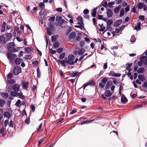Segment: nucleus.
I'll use <instances>...</instances> for the list:
<instances>
[{"mask_svg":"<svg viewBox=\"0 0 147 147\" xmlns=\"http://www.w3.org/2000/svg\"><path fill=\"white\" fill-rule=\"evenodd\" d=\"M55 16H53L51 17L49 19V20L50 21H54L55 20Z\"/></svg>","mask_w":147,"mask_h":147,"instance_id":"338daca9","label":"nucleus"},{"mask_svg":"<svg viewBox=\"0 0 147 147\" xmlns=\"http://www.w3.org/2000/svg\"><path fill=\"white\" fill-rule=\"evenodd\" d=\"M85 51V50L84 49H80L78 52V54L80 55H82L84 53Z\"/></svg>","mask_w":147,"mask_h":147,"instance_id":"b1692460","label":"nucleus"},{"mask_svg":"<svg viewBox=\"0 0 147 147\" xmlns=\"http://www.w3.org/2000/svg\"><path fill=\"white\" fill-rule=\"evenodd\" d=\"M65 56V53H63L61 54L59 56V58L61 59H63Z\"/></svg>","mask_w":147,"mask_h":147,"instance_id":"49530a36","label":"nucleus"},{"mask_svg":"<svg viewBox=\"0 0 147 147\" xmlns=\"http://www.w3.org/2000/svg\"><path fill=\"white\" fill-rule=\"evenodd\" d=\"M69 61H67V60H63L62 61L61 63L62 64L63 66L65 67L66 66L65 63H67L69 64Z\"/></svg>","mask_w":147,"mask_h":147,"instance_id":"2f4dec72","label":"nucleus"},{"mask_svg":"<svg viewBox=\"0 0 147 147\" xmlns=\"http://www.w3.org/2000/svg\"><path fill=\"white\" fill-rule=\"evenodd\" d=\"M1 95L4 99H6L8 96V94L7 92H1Z\"/></svg>","mask_w":147,"mask_h":147,"instance_id":"aec40b11","label":"nucleus"},{"mask_svg":"<svg viewBox=\"0 0 147 147\" xmlns=\"http://www.w3.org/2000/svg\"><path fill=\"white\" fill-rule=\"evenodd\" d=\"M5 103V101L4 100H2L0 99V107H3L4 104Z\"/></svg>","mask_w":147,"mask_h":147,"instance_id":"72a5a7b5","label":"nucleus"},{"mask_svg":"<svg viewBox=\"0 0 147 147\" xmlns=\"http://www.w3.org/2000/svg\"><path fill=\"white\" fill-rule=\"evenodd\" d=\"M124 14V10L123 8L121 9L120 12V16L121 17H122Z\"/></svg>","mask_w":147,"mask_h":147,"instance_id":"79ce46f5","label":"nucleus"},{"mask_svg":"<svg viewBox=\"0 0 147 147\" xmlns=\"http://www.w3.org/2000/svg\"><path fill=\"white\" fill-rule=\"evenodd\" d=\"M139 18L140 20L144 21V16L141 15L139 16Z\"/></svg>","mask_w":147,"mask_h":147,"instance_id":"0e129e2a","label":"nucleus"},{"mask_svg":"<svg viewBox=\"0 0 147 147\" xmlns=\"http://www.w3.org/2000/svg\"><path fill=\"white\" fill-rule=\"evenodd\" d=\"M22 88H23L27 90H28V87L29 83L28 82H24V81L22 82Z\"/></svg>","mask_w":147,"mask_h":147,"instance_id":"9d476101","label":"nucleus"},{"mask_svg":"<svg viewBox=\"0 0 147 147\" xmlns=\"http://www.w3.org/2000/svg\"><path fill=\"white\" fill-rule=\"evenodd\" d=\"M85 42L84 40H81L80 42V45L81 47H82L84 45Z\"/></svg>","mask_w":147,"mask_h":147,"instance_id":"603ef678","label":"nucleus"},{"mask_svg":"<svg viewBox=\"0 0 147 147\" xmlns=\"http://www.w3.org/2000/svg\"><path fill=\"white\" fill-rule=\"evenodd\" d=\"M80 73V72H79L76 71H73L72 72V74L71 75V76L73 77H75L78 76L79 74Z\"/></svg>","mask_w":147,"mask_h":147,"instance_id":"4be33fe9","label":"nucleus"},{"mask_svg":"<svg viewBox=\"0 0 147 147\" xmlns=\"http://www.w3.org/2000/svg\"><path fill=\"white\" fill-rule=\"evenodd\" d=\"M3 115L5 117L9 119L11 117L10 113L8 111H5L4 112Z\"/></svg>","mask_w":147,"mask_h":147,"instance_id":"dca6fc26","label":"nucleus"},{"mask_svg":"<svg viewBox=\"0 0 147 147\" xmlns=\"http://www.w3.org/2000/svg\"><path fill=\"white\" fill-rule=\"evenodd\" d=\"M89 13V11L88 9H86L83 11V13L84 14H87Z\"/></svg>","mask_w":147,"mask_h":147,"instance_id":"bf43d9fd","label":"nucleus"},{"mask_svg":"<svg viewBox=\"0 0 147 147\" xmlns=\"http://www.w3.org/2000/svg\"><path fill=\"white\" fill-rule=\"evenodd\" d=\"M7 47H14L15 46V44L13 42H10L7 44Z\"/></svg>","mask_w":147,"mask_h":147,"instance_id":"c756f323","label":"nucleus"},{"mask_svg":"<svg viewBox=\"0 0 147 147\" xmlns=\"http://www.w3.org/2000/svg\"><path fill=\"white\" fill-rule=\"evenodd\" d=\"M121 101L122 103H126L127 101V99L123 94H122Z\"/></svg>","mask_w":147,"mask_h":147,"instance_id":"6e6552de","label":"nucleus"},{"mask_svg":"<svg viewBox=\"0 0 147 147\" xmlns=\"http://www.w3.org/2000/svg\"><path fill=\"white\" fill-rule=\"evenodd\" d=\"M86 83L88 86L90 85L92 86H94L96 84L95 82L93 80H92Z\"/></svg>","mask_w":147,"mask_h":147,"instance_id":"f3484780","label":"nucleus"},{"mask_svg":"<svg viewBox=\"0 0 147 147\" xmlns=\"http://www.w3.org/2000/svg\"><path fill=\"white\" fill-rule=\"evenodd\" d=\"M13 47H7L8 51L11 53H14L17 51V50Z\"/></svg>","mask_w":147,"mask_h":147,"instance_id":"4468645a","label":"nucleus"},{"mask_svg":"<svg viewBox=\"0 0 147 147\" xmlns=\"http://www.w3.org/2000/svg\"><path fill=\"white\" fill-rule=\"evenodd\" d=\"M77 20L78 21H80L81 23V24H82L84 25V23L83 22V20L82 17L81 16H78L77 18Z\"/></svg>","mask_w":147,"mask_h":147,"instance_id":"bb28decb","label":"nucleus"},{"mask_svg":"<svg viewBox=\"0 0 147 147\" xmlns=\"http://www.w3.org/2000/svg\"><path fill=\"white\" fill-rule=\"evenodd\" d=\"M44 138H41L38 142V146L42 142H43L44 141Z\"/></svg>","mask_w":147,"mask_h":147,"instance_id":"8fccbe9b","label":"nucleus"},{"mask_svg":"<svg viewBox=\"0 0 147 147\" xmlns=\"http://www.w3.org/2000/svg\"><path fill=\"white\" fill-rule=\"evenodd\" d=\"M6 41H9L12 37V34L10 33H7L5 34Z\"/></svg>","mask_w":147,"mask_h":147,"instance_id":"f8f14e48","label":"nucleus"},{"mask_svg":"<svg viewBox=\"0 0 147 147\" xmlns=\"http://www.w3.org/2000/svg\"><path fill=\"white\" fill-rule=\"evenodd\" d=\"M76 40L78 41H80L81 40V37L79 36H77L76 37Z\"/></svg>","mask_w":147,"mask_h":147,"instance_id":"680f3d73","label":"nucleus"},{"mask_svg":"<svg viewBox=\"0 0 147 147\" xmlns=\"http://www.w3.org/2000/svg\"><path fill=\"white\" fill-rule=\"evenodd\" d=\"M22 59L21 58H18L15 60V63L17 65H18L22 61Z\"/></svg>","mask_w":147,"mask_h":147,"instance_id":"2eb2a0df","label":"nucleus"},{"mask_svg":"<svg viewBox=\"0 0 147 147\" xmlns=\"http://www.w3.org/2000/svg\"><path fill=\"white\" fill-rule=\"evenodd\" d=\"M17 96H19V97L21 98L22 99H24L25 97L23 95L22 93V92L21 91V92L19 93H17Z\"/></svg>","mask_w":147,"mask_h":147,"instance_id":"c85d7f7f","label":"nucleus"},{"mask_svg":"<svg viewBox=\"0 0 147 147\" xmlns=\"http://www.w3.org/2000/svg\"><path fill=\"white\" fill-rule=\"evenodd\" d=\"M112 80L113 83L116 85L118 87L119 86V82L115 80V78H112Z\"/></svg>","mask_w":147,"mask_h":147,"instance_id":"e433bc0d","label":"nucleus"},{"mask_svg":"<svg viewBox=\"0 0 147 147\" xmlns=\"http://www.w3.org/2000/svg\"><path fill=\"white\" fill-rule=\"evenodd\" d=\"M127 65H128V66L126 67V70H128L129 68H130V67H131L132 65V63H128V64H127L126 65L127 66Z\"/></svg>","mask_w":147,"mask_h":147,"instance_id":"de8ad7c7","label":"nucleus"},{"mask_svg":"<svg viewBox=\"0 0 147 147\" xmlns=\"http://www.w3.org/2000/svg\"><path fill=\"white\" fill-rule=\"evenodd\" d=\"M15 82L14 79H10L8 81V83L10 84H13Z\"/></svg>","mask_w":147,"mask_h":147,"instance_id":"3c124183","label":"nucleus"},{"mask_svg":"<svg viewBox=\"0 0 147 147\" xmlns=\"http://www.w3.org/2000/svg\"><path fill=\"white\" fill-rule=\"evenodd\" d=\"M17 92L15 91H12L11 92V95L13 96H16L17 95Z\"/></svg>","mask_w":147,"mask_h":147,"instance_id":"473e14b6","label":"nucleus"},{"mask_svg":"<svg viewBox=\"0 0 147 147\" xmlns=\"http://www.w3.org/2000/svg\"><path fill=\"white\" fill-rule=\"evenodd\" d=\"M98 9L97 7H96L94 8L92 10V11L91 13V15L93 17H95L96 16V13L97 12V10Z\"/></svg>","mask_w":147,"mask_h":147,"instance_id":"ddd939ff","label":"nucleus"},{"mask_svg":"<svg viewBox=\"0 0 147 147\" xmlns=\"http://www.w3.org/2000/svg\"><path fill=\"white\" fill-rule=\"evenodd\" d=\"M76 35V32L74 31H73L71 32L69 35V39L70 40L73 39L75 37Z\"/></svg>","mask_w":147,"mask_h":147,"instance_id":"0eeeda50","label":"nucleus"},{"mask_svg":"<svg viewBox=\"0 0 147 147\" xmlns=\"http://www.w3.org/2000/svg\"><path fill=\"white\" fill-rule=\"evenodd\" d=\"M109 78H103L101 81V82L99 84V86L101 88H103L105 86L106 83L108 80Z\"/></svg>","mask_w":147,"mask_h":147,"instance_id":"20e7f679","label":"nucleus"},{"mask_svg":"<svg viewBox=\"0 0 147 147\" xmlns=\"http://www.w3.org/2000/svg\"><path fill=\"white\" fill-rule=\"evenodd\" d=\"M63 50V49L61 48H59L57 50V52L58 53H61Z\"/></svg>","mask_w":147,"mask_h":147,"instance_id":"4d7b16f0","label":"nucleus"},{"mask_svg":"<svg viewBox=\"0 0 147 147\" xmlns=\"http://www.w3.org/2000/svg\"><path fill=\"white\" fill-rule=\"evenodd\" d=\"M30 119L29 118L26 119L25 121V123L26 124H29L30 122Z\"/></svg>","mask_w":147,"mask_h":147,"instance_id":"69168bd1","label":"nucleus"},{"mask_svg":"<svg viewBox=\"0 0 147 147\" xmlns=\"http://www.w3.org/2000/svg\"><path fill=\"white\" fill-rule=\"evenodd\" d=\"M62 17L60 16H57L55 20L57 22L58 24L59 25L61 22V20Z\"/></svg>","mask_w":147,"mask_h":147,"instance_id":"393cba45","label":"nucleus"},{"mask_svg":"<svg viewBox=\"0 0 147 147\" xmlns=\"http://www.w3.org/2000/svg\"><path fill=\"white\" fill-rule=\"evenodd\" d=\"M24 49L25 52L27 53H30L31 51H32V49L30 47H26Z\"/></svg>","mask_w":147,"mask_h":147,"instance_id":"a211bd4d","label":"nucleus"},{"mask_svg":"<svg viewBox=\"0 0 147 147\" xmlns=\"http://www.w3.org/2000/svg\"><path fill=\"white\" fill-rule=\"evenodd\" d=\"M67 23V22L64 19H62L59 25L60 26H61V25H62V24L63 23L66 24Z\"/></svg>","mask_w":147,"mask_h":147,"instance_id":"a18cd8bd","label":"nucleus"},{"mask_svg":"<svg viewBox=\"0 0 147 147\" xmlns=\"http://www.w3.org/2000/svg\"><path fill=\"white\" fill-rule=\"evenodd\" d=\"M107 82V84L105 87L106 90H107L110 88V81H108Z\"/></svg>","mask_w":147,"mask_h":147,"instance_id":"cd10ccee","label":"nucleus"},{"mask_svg":"<svg viewBox=\"0 0 147 147\" xmlns=\"http://www.w3.org/2000/svg\"><path fill=\"white\" fill-rule=\"evenodd\" d=\"M121 76L120 74H117L115 73L113 71H111V76L115 77H120Z\"/></svg>","mask_w":147,"mask_h":147,"instance_id":"6ab92c4d","label":"nucleus"},{"mask_svg":"<svg viewBox=\"0 0 147 147\" xmlns=\"http://www.w3.org/2000/svg\"><path fill=\"white\" fill-rule=\"evenodd\" d=\"M21 101L20 100H19L16 102V103L15 104V105H16L17 107H18Z\"/></svg>","mask_w":147,"mask_h":147,"instance_id":"774afa93","label":"nucleus"},{"mask_svg":"<svg viewBox=\"0 0 147 147\" xmlns=\"http://www.w3.org/2000/svg\"><path fill=\"white\" fill-rule=\"evenodd\" d=\"M5 38L3 36H0V44L3 45L5 44L6 42Z\"/></svg>","mask_w":147,"mask_h":147,"instance_id":"423d86ee","label":"nucleus"},{"mask_svg":"<svg viewBox=\"0 0 147 147\" xmlns=\"http://www.w3.org/2000/svg\"><path fill=\"white\" fill-rule=\"evenodd\" d=\"M42 123H41L39 125L38 128V129H37V132L39 133L40 131L41 130V128L42 127Z\"/></svg>","mask_w":147,"mask_h":147,"instance_id":"864d4df0","label":"nucleus"},{"mask_svg":"<svg viewBox=\"0 0 147 147\" xmlns=\"http://www.w3.org/2000/svg\"><path fill=\"white\" fill-rule=\"evenodd\" d=\"M121 5H119L117 7L114 9V12L116 13H118L119 11L120 8H121Z\"/></svg>","mask_w":147,"mask_h":147,"instance_id":"412c9836","label":"nucleus"},{"mask_svg":"<svg viewBox=\"0 0 147 147\" xmlns=\"http://www.w3.org/2000/svg\"><path fill=\"white\" fill-rule=\"evenodd\" d=\"M103 24H102L101 25V27L99 29V30L100 31H103L105 29V26H103Z\"/></svg>","mask_w":147,"mask_h":147,"instance_id":"09e8293b","label":"nucleus"},{"mask_svg":"<svg viewBox=\"0 0 147 147\" xmlns=\"http://www.w3.org/2000/svg\"><path fill=\"white\" fill-rule=\"evenodd\" d=\"M38 5L42 9H43L45 8V3L44 2H40L39 3Z\"/></svg>","mask_w":147,"mask_h":147,"instance_id":"c9c22d12","label":"nucleus"},{"mask_svg":"<svg viewBox=\"0 0 147 147\" xmlns=\"http://www.w3.org/2000/svg\"><path fill=\"white\" fill-rule=\"evenodd\" d=\"M13 77V74L11 73H9V74H8L7 76V80L8 79H10L12 78Z\"/></svg>","mask_w":147,"mask_h":147,"instance_id":"58836bf2","label":"nucleus"},{"mask_svg":"<svg viewBox=\"0 0 147 147\" xmlns=\"http://www.w3.org/2000/svg\"><path fill=\"white\" fill-rule=\"evenodd\" d=\"M68 60H67L69 61V65H71L74 64V60L75 59V57L74 55L72 54L69 55L68 57Z\"/></svg>","mask_w":147,"mask_h":147,"instance_id":"f03ea898","label":"nucleus"},{"mask_svg":"<svg viewBox=\"0 0 147 147\" xmlns=\"http://www.w3.org/2000/svg\"><path fill=\"white\" fill-rule=\"evenodd\" d=\"M54 24V21H50L49 26H50V28L52 29H53L54 28L53 25Z\"/></svg>","mask_w":147,"mask_h":147,"instance_id":"4c0bfd02","label":"nucleus"},{"mask_svg":"<svg viewBox=\"0 0 147 147\" xmlns=\"http://www.w3.org/2000/svg\"><path fill=\"white\" fill-rule=\"evenodd\" d=\"M6 55L8 59H11L12 60L14 59L16 57V55L15 54L10 53L8 52H7Z\"/></svg>","mask_w":147,"mask_h":147,"instance_id":"39448f33","label":"nucleus"},{"mask_svg":"<svg viewBox=\"0 0 147 147\" xmlns=\"http://www.w3.org/2000/svg\"><path fill=\"white\" fill-rule=\"evenodd\" d=\"M138 79L141 81L142 82L145 80V78L143 75H139L138 77Z\"/></svg>","mask_w":147,"mask_h":147,"instance_id":"5701e85b","label":"nucleus"},{"mask_svg":"<svg viewBox=\"0 0 147 147\" xmlns=\"http://www.w3.org/2000/svg\"><path fill=\"white\" fill-rule=\"evenodd\" d=\"M129 5H128L125 8V12L127 13L128 12L129 10Z\"/></svg>","mask_w":147,"mask_h":147,"instance_id":"052dcab7","label":"nucleus"},{"mask_svg":"<svg viewBox=\"0 0 147 147\" xmlns=\"http://www.w3.org/2000/svg\"><path fill=\"white\" fill-rule=\"evenodd\" d=\"M47 29L48 34L49 35H51V32L50 28L47 27Z\"/></svg>","mask_w":147,"mask_h":147,"instance_id":"c03bdc74","label":"nucleus"},{"mask_svg":"<svg viewBox=\"0 0 147 147\" xmlns=\"http://www.w3.org/2000/svg\"><path fill=\"white\" fill-rule=\"evenodd\" d=\"M122 22V20L121 19L118 20L114 23V26L115 27H117L119 26Z\"/></svg>","mask_w":147,"mask_h":147,"instance_id":"9b49d317","label":"nucleus"},{"mask_svg":"<svg viewBox=\"0 0 147 147\" xmlns=\"http://www.w3.org/2000/svg\"><path fill=\"white\" fill-rule=\"evenodd\" d=\"M57 40V38L55 36H52V40L53 42H55Z\"/></svg>","mask_w":147,"mask_h":147,"instance_id":"5fc2aeb1","label":"nucleus"},{"mask_svg":"<svg viewBox=\"0 0 147 147\" xmlns=\"http://www.w3.org/2000/svg\"><path fill=\"white\" fill-rule=\"evenodd\" d=\"M141 23L140 22L138 23L137 25L136 26L134 27V29L136 30H137L138 29L139 30L141 28Z\"/></svg>","mask_w":147,"mask_h":147,"instance_id":"a878e982","label":"nucleus"},{"mask_svg":"<svg viewBox=\"0 0 147 147\" xmlns=\"http://www.w3.org/2000/svg\"><path fill=\"white\" fill-rule=\"evenodd\" d=\"M38 61L37 60L33 61L32 63L35 66H37L38 65Z\"/></svg>","mask_w":147,"mask_h":147,"instance_id":"e2e57ef3","label":"nucleus"},{"mask_svg":"<svg viewBox=\"0 0 147 147\" xmlns=\"http://www.w3.org/2000/svg\"><path fill=\"white\" fill-rule=\"evenodd\" d=\"M20 86L18 84H14L13 86V89L14 91L18 92L19 90Z\"/></svg>","mask_w":147,"mask_h":147,"instance_id":"1a4fd4ad","label":"nucleus"},{"mask_svg":"<svg viewBox=\"0 0 147 147\" xmlns=\"http://www.w3.org/2000/svg\"><path fill=\"white\" fill-rule=\"evenodd\" d=\"M8 125H9V127L11 128L13 127V121L11 120L9 122Z\"/></svg>","mask_w":147,"mask_h":147,"instance_id":"37998d69","label":"nucleus"},{"mask_svg":"<svg viewBox=\"0 0 147 147\" xmlns=\"http://www.w3.org/2000/svg\"><path fill=\"white\" fill-rule=\"evenodd\" d=\"M21 72V68L18 67L16 66L13 69V73L15 75H18Z\"/></svg>","mask_w":147,"mask_h":147,"instance_id":"7ed1b4c3","label":"nucleus"},{"mask_svg":"<svg viewBox=\"0 0 147 147\" xmlns=\"http://www.w3.org/2000/svg\"><path fill=\"white\" fill-rule=\"evenodd\" d=\"M143 3L141 2L138 3L137 4V6L139 9H142L143 7Z\"/></svg>","mask_w":147,"mask_h":147,"instance_id":"f704fd0d","label":"nucleus"},{"mask_svg":"<svg viewBox=\"0 0 147 147\" xmlns=\"http://www.w3.org/2000/svg\"><path fill=\"white\" fill-rule=\"evenodd\" d=\"M49 51L51 52V54L52 55L56 53L55 51L53 50L52 49H49Z\"/></svg>","mask_w":147,"mask_h":147,"instance_id":"13d9d810","label":"nucleus"},{"mask_svg":"<svg viewBox=\"0 0 147 147\" xmlns=\"http://www.w3.org/2000/svg\"><path fill=\"white\" fill-rule=\"evenodd\" d=\"M32 57L31 55H26L24 56V58L26 59H30Z\"/></svg>","mask_w":147,"mask_h":147,"instance_id":"a19ab883","label":"nucleus"},{"mask_svg":"<svg viewBox=\"0 0 147 147\" xmlns=\"http://www.w3.org/2000/svg\"><path fill=\"white\" fill-rule=\"evenodd\" d=\"M144 68L141 67L138 69L137 72L138 73H141L144 72Z\"/></svg>","mask_w":147,"mask_h":147,"instance_id":"7c9ffc66","label":"nucleus"},{"mask_svg":"<svg viewBox=\"0 0 147 147\" xmlns=\"http://www.w3.org/2000/svg\"><path fill=\"white\" fill-rule=\"evenodd\" d=\"M5 128H1L0 129V133L1 134L4 135V134Z\"/></svg>","mask_w":147,"mask_h":147,"instance_id":"6e6d98bb","label":"nucleus"},{"mask_svg":"<svg viewBox=\"0 0 147 147\" xmlns=\"http://www.w3.org/2000/svg\"><path fill=\"white\" fill-rule=\"evenodd\" d=\"M101 98L106 101L110 100V91L109 90L106 91L105 93L101 95Z\"/></svg>","mask_w":147,"mask_h":147,"instance_id":"f257e3e1","label":"nucleus"},{"mask_svg":"<svg viewBox=\"0 0 147 147\" xmlns=\"http://www.w3.org/2000/svg\"><path fill=\"white\" fill-rule=\"evenodd\" d=\"M59 44L57 42H55L53 44V47L55 48H57L59 46Z\"/></svg>","mask_w":147,"mask_h":147,"instance_id":"ea45409f","label":"nucleus"}]
</instances>
